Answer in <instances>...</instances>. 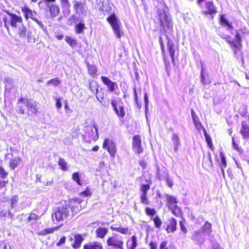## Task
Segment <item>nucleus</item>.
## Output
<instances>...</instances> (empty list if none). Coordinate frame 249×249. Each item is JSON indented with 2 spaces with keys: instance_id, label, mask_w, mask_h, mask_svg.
Listing matches in <instances>:
<instances>
[{
  "instance_id": "nucleus-1",
  "label": "nucleus",
  "mask_w": 249,
  "mask_h": 249,
  "mask_svg": "<svg viewBox=\"0 0 249 249\" xmlns=\"http://www.w3.org/2000/svg\"><path fill=\"white\" fill-rule=\"evenodd\" d=\"M74 201L76 204H65L54 209L52 214L53 220L54 221L55 218L57 222L67 221L77 213L79 211V200L77 199Z\"/></svg>"
},
{
  "instance_id": "nucleus-2",
  "label": "nucleus",
  "mask_w": 249,
  "mask_h": 249,
  "mask_svg": "<svg viewBox=\"0 0 249 249\" xmlns=\"http://www.w3.org/2000/svg\"><path fill=\"white\" fill-rule=\"evenodd\" d=\"M107 21L111 26V27L117 37L120 38L124 33L121 29V23L119 19L117 17L114 13H112L107 18Z\"/></svg>"
},
{
  "instance_id": "nucleus-3",
  "label": "nucleus",
  "mask_w": 249,
  "mask_h": 249,
  "mask_svg": "<svg viewBox=\"0 0 249 249\" xmlns=\"http://www.w3.org/2000/svg\"><path fill=\"white\" fill-rule=\"evenodd\" d=\"M159 17L160 26L162 27L164 32H166V30L172 28V19L169 14H167L165 11H162L159 13Z\"/></svg>"
},
{
  "instance_id": "nucleus-4",
  "label": "nucleus",
  "mask_w": 249,
  "mask_h": 249,
  "mask_svg": "<svg viewBox=\"0 0 249 249\" xmlns=\"http://www.w3.org/2000/svg\"><path fill=\"white\" fill-rule=\"evenodd\" d=\"M123 244L121 236L115 234L109 237L107 240L108 246H113L120 249H123Z\"/></svg>"
},
{
  "instance_id": "nucleus-5",
  "label": "nucleus",
  "mask_w": 249,
  "mask_h": 249,
  "mask_svg": "<svg viewBox=\"0 0 249 249\" xmlns=\"http://www.w3.org/2000/svg\"><path fill=\"white\" fill-rule=\"evenodd\" d=\"M104 148H107L111 157H114L116 152V144L114 141L110 139H106L103 144Z\"/></svg>"
},
{
  "instance_id": "nucleus-6",
  "label": "nucleus",
  "mask_w": 249,
  "mask_h": 249,
  "mask_svg": "<svg viewBox=\"0 0 249 249\" xmlns=\"http://www.w3.org/2000/svg\"><path fill=\"white\" fill-rule=\"evenodd\" d=\"M101 79L102 82L107 87V91L109 92H113L117 88V83L112 81L108 77L102 76Z\"/></svg>"
},
{
  "instance_id": "nucleus-7",
  "label": "nucleus",
  "mask_w": 249,
  "mask_h": 249,
  "mask_svg": "<svg viewBox=\"0 0 249 249\" xmlns=\"http://www.w3.org/2000/svg\"><path fill=\"white\" fill-rule=\"evenodd\" d=\"M24 102L25 106L33 114H36L39 112V107L36 101L32 99H26V101Z\"/></svg>"
},
{
  "instance_id": "nucleus-8",
  "label": "nucleus",
  "mask_w": 249,
  "mask_h": 249,
  "mask_svg": "<svg viewBox=\"0 0 249 249\" xmlns=\"http://www.w3.org/2000/svg\"><path fill=\"white\" fill-rule=\"evenodd\" d=\"M111 105L117 115L121 118H123L125 115V111L123 106H118L117 101L113 100L111 102Z\"/></svg>"
},
{
  "instance_id": "nucleus-9",
  "label": "nucleus",
  "mask_w": 249,
  "mask_h": 249,
  "mask_svg": "<svg viewBox=\"0 0 249 249\" xmlns=\"http://www.w3.org/2000/svg\"><path fill=\"white\" fill-rule=\"evenodd\" d=\"M205 8L207 10L203 12V13L205 15H213L215 14L217 12L216 7L213 4V2L211 1L205 2Z\"/></svg>"
},
{
  "instance_id": "nucleus-10",
  "label": "nucleus",
  "mask_w": 249,
  "mask_h": 249,
  "mask_svg": "<svg viewBox=\"0 0 249 249\" xmlns=\"http://www.w3.org/2000/svg\"><path fill=\"white\" fill-rule=\"evenodd\" d=\"M133 146L135 151L138 154H140L142 152L143 148L142 146L141 137L139 135L134 136L133 138Z\"/></svg>"
},
{
  "instance_id": "nucleus-11",
  "label": "nucleus",
  "mask_w": 249,
  "mask_h": 249,
  "mask_svg": "<svg viewBox=\"0 0 249 249\" xmlns=\"http://www.w3.org/2000/svg\"><path fill=\"white\" fill-rule=\"evenodd\" d=\"M10 16L11 17L10 24L12 27L17 28L19 26L23 24L22 19L21 17L15 14H11Z\"/></svg>"
},
{
  "instance_id": "nucleus-12",
  "label": "nucleus",
  "mask_w": 249,
  "mask_h": 249,
  "mask_svg": "<svg viewBox=\"0 0 249 249\" xmlns=\"http://www.w3.org/2000/svg\"><path fill=\"white\" fill-rule=\"evenodd\" d=\"M46 7L49 10L51 17H56L59 14L60 9L57 5L51 3H47Z\"/></svg>"
},
{
  "instance_id": "nucleus-13",
  "label": "nucleus",
  "mask_w": 249,
  "mask_h": 249,
  "mask_svg": "<svg viewBox=\"0 0 249 249\" xmlns=\"http://www.w3.org/2000/svg\"><path fill=\"white\" fill-rule=\"evenodd\" d=\"M168 39L167 42V49L169 53L170 56L171 57L172 62L173 65L175 63V45L173 42L170 40L168 37H167Z\"/></svg>"
},
{
  "instance_id": "nucleus-14",
  "label": "nucleus",
  "mask_w": 249,
  "mask_h": 249,
  "mask_svg": "<svg viewBox=\"0 0 249 249\" xmlns=\"http://www.w3.org/2000/svg\"><path fill=\"white\" fill-rule=\"evenodd\" d=\"M73 2L76 12L81 13L83 15L86 14V6L83 2L76 0H74Z\"/></svg>"
},
{
  "instance_id": "nucleus-15",
  "label": "nucleus",
  "mask_w": 249,
  "mask_h": 249,
  "mask_svg": "<svg viewBox=\"0 0 249 249\" xmlns=\"http://www.w3.org/2000/svg\"><path fill=\"white\" fill-rule=\"evenodd\" d=\"M240 133L244 138H249V123L247 121H243Z\"/></svg>"
},
{
  "instance_id": "nucleus-16",
  "label": "nucleus",
  "mask_w": 249,
  "mask_h": 249,
  "mask_svg": "<svg viewBox=\"0 0 249 249\" xmlns=\"http://www.w3.org/2000/svg\"><path fill=\"white\" fill-rule=\"evenodd\" d=\"M26 99L20 98L18 101V106L16 107V111L18 113L24 114L25 113V102Z\"/></svg>"
},
{
  "instance_id": "nucleus-17",
  "label": "nucleus",
  "mask_w": 249,
  "mask_h": 249,
  "mask_svg": "<svg viewBox=\"0 0 249 249\" xmlns=\"http://www.w3.org/2000/svg\"><path fill=\"white\" fill-rule=\"evenodd\" d=\"M21 11L24 14V17L26 19L30 18L31 19L34 18L36 15V12L32 11L30 8L26 6H24L21 8Z\"/></svg>"
},
{
  "instance_id": "nucleus-18",
  "label": "nucleus",
  "mask_w": 249,
  "mask_h": 249,
  "mask_svg": "<svg viewBox=\"0 0 249 249\" xmlns=\"http://www.w3.org/2000/svg\"><path fill=\"white\" fill-rule=\"evenodd\" d=\"M74 243L72 244V246L74 249L79 248L82 242L84 239L80 234H75L73 235Z\"/></svg>"
},
{
  "instance_id": "nucleus-19",
  "label": "nucleus",
  "mask_w": 249,
  "mask_h": 249,
  "mask_svg": "<svg viewBox=\"0 0 249 249\" xmlns=\"http://www.w3.org/2000/svg\"><path fill=\"white\" fill-rule=\"evenodd\" d=\"M84 249H103L102 244L99 242H92L84 246Z\"/></svg>"
},
{
  "instance_id": "nucleus-20",
  "label": "nucleus",
  "mask_w": 249,
  "mask_h": 249,
  "mask_svg": "<svg viewBox=\"0 0 249 249\" xmlns=\"http://www.w3.org/2000/svg\"><path fill=\"white\" fill-rule=\"evenodd\" d=\"M177 221L174 218H171L170 220L169 224L168 225L166 231L168 232L172 231L174 232L177 229Z\"/></svg>"
},
{
  "instance_id": "nucleus-21",
  "label": "nucleus",
  "mask_w": 249,
  "mask_h": 249,
  "mask_svg": "<svg viewBox=\"0 0 249 249\" xmlns=\"http://www.w3.org/2000/svg\"><path fill=\"white\" fill-rule=\"evenodd\" d=\"M172 141L174 148L175 151H177L180 145V140L178 136L175 133L173 134Z\"/></svg>"
},
{
  "instance_id": "nucleus-22",
  "label": "nucleus",
  "mask_w": 249,
  "mask_h": 249,
  "mask_svg": "<svg viewBox=\"0 0 249 249\" xmlns=\"http://www.w3.org/2000/svg\"><path fill=\"white\" fill-rule=\"evenodd\" d=\"M100 9L104 13V15L106 13L108 14L111 9V5L107 0L104 1L102 2V6Z\"/></svg>"
},
{
  "instance_id": "nucleus-23",
  "label": "nucleus",
  "mask_w": 249,
  "mask_h": 249,
  "mask_svg": "<svg viewBox=\"0 0 249 249\" xmlns=\"http://www.w3.org/2000/svg\"><path fill=\"white\" fill-rule=\"evenodd\" d=\"M137 246L136 237L135 235H133L131 238V241H128L127 243V249H135Z\"/></svg>"
},
{
  "instance_id": "nucleus-24",
  "label": "nucleus",
  "mask_w": 249,
  "mask_h": 249,
  "mask_svg": "<svg viewBox=\"0 0 249 249\" xmlns=\"http://www.w3.org/2000/svg\"><path fill=\"white\" fill-rule=\"evenodd\" d=\"M10 217L11 219L14 217V214L12 212V210L10 208L7 210L0 209V216L6 217L7 216Z\"/></svg>"
},
{
  "instance_id": "nucleus-25",
  "label": "nucleus",
  "mask_w": 249,
  "mask_h": 249,
  "mask_svg": "<svg viewBox=\"0 0 249 249\" xmlns=\"http://www.w3.org/2000/svg\"><path fill=\"white\" fill-rule=\"evenodd\" d=\"M107 230L106 228H98L96 230L97 236L103 238L107 234Z\"/></svg>"
},
{
  "instance_id": "nucleus-26",
  "label": "nucleus",
  "mask_w": 249,
  "mask_h": 249,
  "mask_svg": "<svg viewBox=\"0 0 249 249\" xmlns=\"http://www.w3.org/2000/svg\"><path fill=\"white\" fill-rule=\"evenodd\" d=\"M220 24L222 26H227L229 29H233V27L231 23H229L228 20L225 18L224 15H221L220 18Z\"/></svg>"
},
{
  "instance_id": "nucleus-27",
  "label": "nucleus",
  "mask_w": 249,
  "mask_h": 249,
  "mask_svg": "<svg viewBox=\"0 0 249 249\" xmlns=\"http://www.w3.org/2000/svg\"><path fill=\"white\" fill-rule=\"evenodd\" d=\"M166 198L168 203L169 207L170 208L172 206L176 205V198L173 196L166 195Z\"/></svg>"
},
{
  "instance_id": "nucleus-28",
  "label": "nucleus",
  "mask_w": 249,
  "mask_h": 249,
  "mask_svg": "<svg viewBox=\"0 0 249 249\" xmlns=\"http://www.w3.org/2000/svg\"><path fill=\"white\" fill-rule=\"evenodd\" d=\"M203 231L204 233L210 234L212 232V224L208 221L205 222L203 226Z\"/></svg>"
},
{
  "instance_id": "nucleus-29",
  "label": "nucleus",
  "mask_w": 249,
  "mask_h": 249,
  "mask_svg": "<svg viewBox=\"0 0 249 249\" xmlns=\"http://www.w3.org/2000/svg\"><path fill=\"white\" fill-rule=\"evenodd\" d=\"M58 164L60 167V169L63 171H66L68 169L67 163L64 159L59 158L58 161Z\"/></svg>"
},
{
  "instance_id": "nucleus-30",
  "label": "nucleus",
  "mask_w": 249,
  "mask_h": 249,
  "mask_svg": "<svg viewBox=\"0 0 249 249\" xmlns=\"http://www.w3.org/2000/svg\"><path fill=\"white\" fill-rule=\"evenodd\" d=\"M20 160V158L19 157H16L14 159L11 160L9 165L10 167L14 169L18 165V162Z\"/></svg>"
},
{
  "instance_id": "nucleus-31",
  "label": "nucleus",
  "mask_w": 249,
  "mask_h": 249,
  "mask_svg": "<svg viewBox=\"0 0 249 249\" xmlns=\"http://www.w3.org/2000/svg\"><path fill=\"white\" fill-rule=\"evenodd\" d=\"M170 209H171L172 213L177 216L181 215V209L177 205L172 206Z\"/></svg>"
},
{
  "instance_id": "nucleus-32",
  "label": "nucleus",
  "mask_w": 249,
  "mask_h": 249,
  "mask_svg": "<svg viewBox=\"0 0 249 249\" xmlns=\"http://www.w3.org/2000/svg\"><path fill=\"white\" fill-rule=\"evenodd\" d=\"M235 40L236 42V44H235L233 43V46L236 48H238L239 47L241 46V41L242 40H241V37L240 35L239 34V33L238 32H236V33L235 34Z\"/></svg>"
},
{
  "instance_id": "nucleus-33",
  "label": "nucleus",
  "mask_w": 249,
  "mask_h": 249,
  "mask_svg": "<svg viewBox=\"0 0 249 249\" xmlns=\"http://www.w3.org/2000/svg\"><path fill=\"white\" fill-rule=\"evenodd\" d=\"M18 33L20 37H25L26 34V30L25 27L22 24L18 27Z\"/></svg>"
},
{
  "instance_id": "nucleus-34",
  "label": "nucleus",
  "mask_w": 249,
  "mask_h": 249,
  "mask_svg": "<svg viewBox=\"0 0 249 249\" xmlns=\"http://www.w3.org/2000/svg\"><path fill=\"white\" fill-rule=\"evenodd\" d=\"M88 68L89 73L91 75H94L95 74L97 70L96 67L91 64H87Z\"/></svg>"
},
{
  "instance_id": "nucleus-35",
  "label": "nucleus",
  "mask_w": 249,
  "mask_h": 249,
  "mask_svg": "<svg viewBox=\"0 0 249 249\" xmlns=\"http://www.w3.org/2000/svg\"><path fill=\"white\" fill-rule=\"evenodd\" d=\"M55 230V228H46L45 229H43L41 230L39 232V234L41 235H45L47 234H50L53 233L54 230Z\"/></svg>"
},
{
  "instance_id": "nucleus-36",
  "label": "nucleus",
  "mask_w": 249,
  "mask_h": 249,
  "mask_svg": "<svg viewBox=\"0 0 249 249\" xmlns=\"http://www.w3.org/2000/svg\"><path fill=\"white\" fill-rule=\"evenodd\" d=\"M191 115L193 119V122L194 124L196 125L200 124V122L199 121V118L198 116L196 115L195 111L192 109H191Z\"/></svg>"
},
{
  "instance_id": "nucleus-37",
  "label": "nucleus",
  "mask_w": 249,
  "mask_h": 249,
  "mask_svg": "<svg viewBox=\"0 0 249 249\" xmlns=\"http://www.w3.org/2000/svg\"><path fill=\"white\" fill-rule=\"evenodd\" d=\"M18 196H14L11 199V207L10 208L12 210L16 207L18 202Z\"/></svg>"
},
{
  "instance_id": "nucleus-38",
  "label": "nucleus",
  "mask_w": 249,
  "mask_h": 249,
  "mask_svg": "<svg viewBox=\"0 0 249 249\" xmlns=\"http://www.w3.org/2000/svg\"><path fill=\"white\" fill-rule=\"evenodd\" d=\"M72 178L73 180H74L78 185H81V181L80 179V176L79 173L75 172L73 173L72 175Z\"/></svg>"
},
{
  "instance_id": "nucleus-39",
  "label": "nucleus",
  "mask_w": 249,
  "mask_h": 249,
  "mask_svg": "<svg viewBox=\"0 0 249 249\" xmlns=\"http://www.w3.org/2000/svg\"><path fill=\"white\" fill-rule=\"evenodd\" d=\"M61 83V81L58 78H53L47 82V85L52 84L54 86H57Z\"/></svg>"
},
{
  "instance_id": "nucleus-40",
  "label": "nucleus",
  "mask_w": 249,
  "mask_h": 249,
  "mask_svg": "<svg viewBox=\"0 0 249 249\" xmlns=\"http://www.w3.org/2000/svg\"><path fill=\"white\" fill-rule=\"evenodd\" d=\"M85 28V24L83 23L77 24L75 26L76 32L80 34L83 32V29Z\"/></svg>"
},
{
  "instance_id": "nucleus-41",
  "label": "nucleus",
  "mask_w": 249,
  "mask_h": 249,
  "mask_svg": "<svg viewBox=\"0 0 249 249\" xmlns=\"http://www.w3.org/2000/svg\"><path fill=\"white\" fill-rule=\"evenodd\" d=\"M220 158H221V168H225L227 166V162L226 160V158L223 154V153L221 152L220 153Z\"/></svg>"
},
{
  "instance_id": "nucleus-42",
  "label": "nucleus",
  "mask_w": 249,
  "mask_h": 249,
  "mask_svg": "<svg viewBox=\"0 0 249 249\" xmlns=\"http://www.w3.org/2000/svg\"><path fill=\"white\" fill-rule=\"evenodd\" d=\"M65 40L71 47H73L76 45V40L71 37L67 36Z\"/></svg>"
},
{
  "instance_id": "nucleus-43",
  "label": "nucleus",
  "mask_w": 249,
  "mask_h": 249,
  "mask_svg": "<svg viewBox=\"0 0 249 249\" xmlns=\"http://www.w3.org/2000/svg\"><path fill=\"white\" fill-rule=\"evenodd\" d=\"M141 201L144 204L149 205L150 204L149 201L148 200L147 194L141 195Z\"/></svg>"
},
{
  "instance_id": "nucleus-44",
  "label": "nucleus",
  "mask_w": 249,
  "mask_h": 249,
  "mask_svg": "<svg viewBox=\"0 0 249 249\" xmlns=\"http://www.w3.org/2000/svg\"><path fill=\"white\" fill-rule=\"evenodd\" d=\"M150 189V185L148 184H142L141 186V191L142 194H147V191Z\"/></svg>"
},
{
  "instance_id": "nucleus-45",
  "label": "nucleus",
  "mask_w": 249,
  "mask_h": 249,
  "mask_svg": "<svg viewBox=\"0 0 249 249\" xmlns=\"http://www.w3.org/2000/svg\"><path fill=\"white\" fill-rule=\"evenodd\" d=\"M155 227L157 228L160 227L161 225V221L159 216H156L153 219Z\"/></svg>"
},
{
  "instance_id": "nucleus-46",
  "label": "nucleus",
  "mask_w": 249,
  "mask_h": 249,
  "mask_svg": "<svg viewBox=\"0 0 249 249\" xmlns=\"http://www.w3.org/2000/svg\"><path fill=\"white\" fill-rule=\"evenodd\" d=\"M145 212L147 215H150V216H153L154 215H155L156 214V212L154 209H153V208L151 209V208H150L148 207L146 208Z\"/></svg>"
},
{
  "instance_id": "nucleus-47",
  "label": "nucleus",
  "mask_w": 249,
  "mask_h": 249,
  "mask_svg": "<svg viewBox=\"0 0 249 249\" xmlns=\"http://www.w3.org/2000/svg\"><path fill=\"white\" fill-rule=\"evenodd\" d=\"M201 81L203 85H206L207 83L206 78L203 73V67L201 65V70L200 72Z\"/></svg>"
},
{
  "instance_id": "nucleus-48",
  "label": "nucleus",
  "mask_w": 249,
  "mask_h": 249,
  "mask_svg": "<svg viewBox=\"0 0 249 249\" xmlns=\"http://www.w3.org/2000/svg\"><path fill=\"white\" fill-rule=\"evenodd\" d=\"M232 142L233 148L234 149H235L237 151H238L240 153L242 152V151H243L242 149H241V147L238 146V145L234 141L233 138H232Z\"/></svg>"
},
{
  "instance_id": "nucleus-49",
  "label": "nucleus",
  "mask_w": 249,
  "mask_h": 249,
  "mask_svg": "<svg viewBox=\"0 0 249 249\" xmlns=\"http://www.w3.org/2000/svg\"><path fill=\"white\" fill-rule=\"evenodd\" d=\"M62 7L65 9H69L71 6V3L69 2V0H67L66 1H64L61 3Z\"/></svg>"
},
{
  "instance_id": "nucleus-50",
  "label": "nucleus",
  "mask_w": 249,
  "mask_h": 249,
  "mask_svg": "<svg viewBox=\"0 0 249 249\" xmlns=\"http://www.w3.org/2000/svg\"><path fill=\"white\" fill-rule=\"evenodd\" d=\"M38 218V215L34 213H31L28 218V222H30L32 220L34 221Z\"/></svg>"
},
{
  "instance_id": "nucleus-51",
  "label": "nucleus",
  "mask_w": 249,
  "mask_h": 249,
  "mask_svg": "<svg viewBox=\"0 0 249 249\" xmlns=\"http://www.w3.org/2000/svg\"><path fill=\"white\" fill-rule=\"evenodd\" d=\"M166 181L169 187H172L173 185V181L172 179L169 177L168 174H167L166 176Z\"/></svg>"
},
{
  "instance_id": "nucleus-52",
  "label": "nucleus",
  "mask_w": 249,
  "mask_h": 249,
  "mask_svg": "<svg viewBox=\"0 0 249 249\" xmlns=\"http://www.w3.org/2000/svg\"><path fill=\"white\" fill-rule=\"evenodd\" d=\"M7 175V173L0 166V176L2 178H5Z\"/></svg>"
},
{
  "instance_id": "nucleus-53",
  "label": "nucleus",
  "mask_w": 249,
  "mask_h": 249,
  "mask_svg": "<svg viewBox=\"0 0 249 249\" xmlns=\"http://www.w3.org/2000/svg\"><path fill=\"white\" fill-rule=\"evenodd\" d=\"M200 234L198 232H196L195 235L193 236V239L196 240L198 242H199L201 244L203 242L202 240H200L199 239Z\"/></svg>"
},
{
  "instance_id": "nucleus-54",
  "label": "nucleus",
  "mask_w": 249,
  "mask_h": 249,
  "mask_svg": "<svg viewBox=\"0 0 249 249\" xmlns=\"http://www.w3.org/2000/svg\"><path fill=\"white\" fill-rule=\"evenodd\" d=\"M116 231L120 233L125 234L127 232L128 229L125 228L118 227L117 229H116Z\"/></svg>"
},
{
  "instance_id": "nucleus-55",
  "label": "nucleus",
  "mask_w": 249,
  "mask_h": 249,
  "mask_svg": "<svg viewBox=\"0 0 249 249\" xmlns=\"http://www.w3.org/2000/svg\"><path fill=\"white\" fill-rule=\"evenodd\" d=\"M144 104H145V111H146V110L148 108V95H147V94L146 92H145L144 93Z\"/></svg>"
},
{
  "instance_id": "nucleus-56",
  "label": "nucleus",
  "mask_w": 249,
  "mask_h": 249,
  "mask_svg": "<svg viewBox=\"0 0 249 249\" xmlns=\"http://www.w3.org/2000/svg\"><path fill=\"white\" fill-rule=\"evenodd\" d=\"M179 225L180 227L181 230L184 233H186L187 232V229L184 226L183 224V221H180L179 222Z\"/></svg>"
},
{
  "instance_id": "nucleus-57",
  "label": "nucleus",
  "mask_w": 249,
  "mask_h": 249,
  "mask_svg": "<svg viewBox=\"0 0 249 249\" xmlns=\"http://www.w3.org/2000/svg\"><path fill=\"white\" fill-rule=\"evenodd\" d=\"M91 195V193L90 191L88 189L81 193V195L82 196H90Z\"/></svg>"
},
{
  "instance_id": "nucleus-58",
  "label": "nucleus",
  "mask_w": 249,
  "mask_h": 249,
  "mask_svg": "<svg viewBox=\"0 0 249 249\" xmlns=\"http://www.w3.org/2000/svg\"><path fill=\"white\" fill-rule=\"evenodd\" d=\"M33 20H34L38 25L39 26L42 28V29H44V25L42 24V23L41 22V21H39V20H38L35 17L32 19Z\"/></svg>"
},
{
  "instance_id": "nucleus-59",
  "label": "nucleus",
  "mask_w": 249,
  "mask_h": 249,
  "mask_svg": "<svg viewBox=\"0 0 249 249\" xmlns=\"http://www.w3.org/2000/svg\"><path fill=\"white\" fill-rule=\"evenodd\" d=\"M89 89L93 93L95 92L96 94H97L98 91V89L96 86H91V85H90Z\"/></svg>"
},
{
  "instance_id": "nucleus-60",
  "label": "nucleus",
  "mask_w": 249,
  "mask_h": 249,
  "mask_svg": "<svg viewBox=\"0 0 249 249\" xmlns=\"http://www.w3.org/2000/svg\"><path fill=\"white\" fill-rule=\"evenodd\" d=\"M0 249H11V247L7 246L4 242H0Z\"/></svg>"
},
{
  "instance_id": "nucleus-61",
  "label": "nucleus",
  "mask_w": 249,
  "mask_h": 249,
  "mask_svg": "<svg viewBox=\"0 0 249 249\" xmlns=\"http://www.w3.org/2000/svg\"><path fill=\"white\" fill-rule=\"evenodd\" d=\"M65 109L66 110V113L70 114L72 112V110H71L69 107L68 105L67 102H66V104L65 105Z\"/></svg>"
},
{
  "instance_id": "nucleus-62",
  "label": "nucleus",
  "mask_w": 249,
  "mask_h": 249,
  "mask_svg": "<svg viewBox=\"0 0 249 249\" xmlns=\"http://www.w3.org/2000/svg\"><path fill=\"white\" fill-rule=\"evenodd\" d=\"M66 238L65 237H62L60 238L58 242L56 244L57 246H60L64 244L65 242Z\"/></svg>"
},
{
  "instance_id": "nucleus-63",
  "label": "nucleus",
  "mask_w": 249,
  "mask_h": 249,
  "mask_svg": "<svg viewBox=\"0 0 249 249\" xmlns=\"http://www.w3.org/2000/svg\"><path fill=\"white\" fill-rule=\"evenodd\" d=\"M167 245V241L162 242V243H161L160 245V249H168L166 247Z\"/></svg>"
},
{
  "instance_id": "nucleus-64",
  "label": "nucleus",
  "mask_w": 249,
  "mask_h": 249,
  "mask_svg": "<svg viewBox=\"0 0 249 249\" xmlns=\"http://www.w3.org/2000/svg\"><path fill=\"white\" fill-rule=\"evenodd\" d=\"M62 107V104L61 102V100L59 98H58L56 99V107L57 108L59 109L60 108Z\"/></svg>"
}]
</instances>
